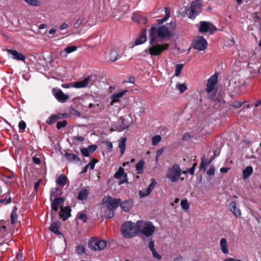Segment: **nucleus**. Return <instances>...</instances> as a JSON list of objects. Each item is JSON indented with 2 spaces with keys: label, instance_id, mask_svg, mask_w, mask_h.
Instances as JSON below:
<instances>
[{
  "label": "nucleus",
  "instance_id": "f257e3e1",
  "mask_svg": "<svg viewBox=\"0 0 261 261\" xmlns=\"http://www.w3.org/2000/svg\"><path fill=\"white\" fill-rule=\"evenodd\" d=\"M156 26L152 25L149 31V43L151 46L148 48L149 53L151 56H159L163 51L167 50L169 47V44L165 43L163 44H154L156 42Z\"/></svg>",
  "mask_w": 261,
  "mask_h": 261
},
{
  "label": "nucleus",
  "instance_id": "f03ea898",
  "mask_svg": "<svg viewBox=\"0 0 261 261\" xmlns=\"http://www.w3.org/2000/svg\"><path fill=\"white\" fill-rule=\"evenodd\" d=\"M139 233V228L137 222L136 223L130 221L124 222L121 226V233L125 238H132Z\"/></svg>",
  "mask_w": 261,
  "mask_h": 261
},
{
  "label": "nucleus",
  "instance_id": "7ed1b4c3",
  "mask_svg": "<svg viewBox=\"0 0 261 261\" xmlns=\"http://www.w3.org/2000/svg\"><path fill=\"white\" fill-rule=\"evenodd\" d=\"M139 232H141L145 237L149 238L154 233L155 227L151 222H144L143 220L137 221Z\"/></svg>",
  "mask_w": 261,
  "mask_h": 261
},
{
  "label": "nucleus",
  "instance_id": "20e7f679",
  "mask_svg": "<svg viewBox=\"0 0 261 261\" xmlns=\"http://www.w3.org/2000/svg\"><path fill=\"white\" fill-rule=\"evenodd\" d=\"M201 5L199 0H196L191 3L189 8L186 9V14L191 19H194L200 13Z\"/></svg>",
  "mask_w": 261,
  "mask_h": 261
},
{
  "label": "nucleus",
  "instance_id": "39448f33",
  "mask_svg": "<svg viewBox=\"0 0 261 261\" xmlns=\"http://www.w3.org/2000/svg\"><path fill=\"white\" fill-rule=\"evenodd\" d=\"M181 175V170L178 164H175L168 169L167 177L172 182H177Z\"/></svg>",
  "mask_w": 261,
  "mask_h": 261
},
{
  "label": "nucleus",
  "instance_id": "423d86ee",
  "mask_svg": "<svg viewBox=\"0 0 261 261\" xmlns=\"http://www.w3.org/2000/svg\"><path fill=\"white\" fill-rule=\"evenodd\" d=\"M106 245L107 242L105 241L97 238L90 239L88 242L89 248L94 251L102 250L106 248Z\"/></svg>",
  "mask_w": 261,
  "mask_h": 261
},
{
  "label": "nucleus",
  "instance_id": "0eeeda50",
  "mask_svg": "<svg viewBox=\"0 0 261 261\" xmlns=\"http://www.w3.org/2000/svg\"><path fill=\"white\" fill-rule=\"evenodd\" d=\"M102 203L107 204L106 207L108 209L112 210L115 211L119 206L121 200L120 198H113L110 196H105L102 200Z\"/></svg>",
  "mask_w": 261,
  "mask_h": 261
},
{
  "label": "nucleus",
  "instance_id": "6e6552de",
  "mask_svg": "<svg viewBox=\"0 0 261 261\" xmlns=\"http://www.w3.org/2000/svg\"><path fill=\"white\" fill-rule=\"evenodd\" d=\"M58 195H60V194H58L53 191L50 192V200L51 201L52 198L53 197H55V199L51 203V208L52 211H54L55 212H57L58 211L59 207L63 204L65 201L64 198L58 197Z\"/></svg>",
  "mask_w": 261,
  "mask_h": 261
},
{
  "label": "nucleus",
  "instance_id": "1a4fd4ad",
  "mask_svg": "<svg viewBox=\"0 0 261 261\" xmlns=\"http://www.w3.org/2000/svg\"><path fill=\"white\" fill-rule=\"evenodd\" d=\"M207 45L206 40L202 36L198 38L192 42L193 47L199 51L204 50Z\"/></svg>",
  "mask_w": 261,
  "mask_h": 261
},
{
  "label": "nucleus",
  "instance_id": "9d476101",
  "mask_svg": "<svg viewBox=\"0 0 261 261\" xmlns=\"http://www.w3.org/2000/svg\"><path fill=\"white\" fill-rule=\"evenodd\" d=\"M218 82V76L216 73L212 75L207 80L206 92L210 94L214 89Z\"/></svg>",
  "mask_w": 261,
  "mask_h": 261
},
{
  "label": "nucleus",
  "instance_id": "9b49d317",
  "mask_svg": "<svg viewBox=\"0 0 261 261\" xmlns=\"http://www.w3.org/2000/svg\"><path fill=\"white\" fill-rule=\"evenodd\" d=\"M200 24L199 31L201 33H206L209 31L211 34H212L214 31L217 30L215 26L208 22L201 21Z\"/></svg>",
  "mask_w": 261,
  "mask_h": 261
},
{
  "label": "nucleus",
  "instance_id": "f8f14e48",
  "mask_svg": "<svg viewBox=\"0 0 261 261\" xmlns=\"http://www.w3.org/2000/svg\"><path fill=\"white\" fill-rule=\"evenodd\" d=\"M170 35L171 32L165 25H161L160 26L158 29L156 28V38L158 37L161 38H165L169 37Z\"/></svg>",
  "mask_w": 261,
  "mask_h": 261
},
{
  "label": "nucleus",
  "instance_id": "ddd939ff",
  "mask_svg": "<svg viewBox=\"0 0 261 261\" xmlns=\"http://www.w3.org/2000/svg\"><path fill=\"white\" fill-rule=\"evenodd\" d=\"M71 208L69 206H66L64 207L61 206V211L59 213V216L63 221L67 220L71 216Z\"/></svg>",
  "mask_w": 261,
  "mask_h": 261
},
{
  "label": "nucleus",
  "instance_id": "4468645a",
  "mask_svg": "<svg viewBox=\"0 0 261 261\" xmlns=\"http://www.w3.org/2000/svg\"><path fill=\"white\" fill-rule=\"evenodd\" d=\"M7 51L8 54H11L12 56L13 59L17 61H25V57L21 53L18 52L17 50L12 49H7Z\"/></svg>",
  "mask_w": 261,
  "mask_h": 261
},
{
  "label": "nucleus",
  "instance_id": "2eb2a0df",
  "mask_svg": "<svg viewBox=\"0 0 261 261\" xmlns=\"http://www.w3.org/2000/svg\"><path fill=\"white\" fill-rule=\"evenodd\" d=\"M156 184V181L154 178H152L151 179V184L148 186L147 188L146 189V191L145 192H143L142 191H140L139 192V195L142 198L144 197H145L146 196H148L150 194L153 189L154 188L155 185Z\"/></svg>",
  "mask_w": 261,
  "mask_h": 261
},
{
  "label": "nucleus",
  "instance_id": "dca6fc26",
  "mask_svg": "<svg viewBox=\"0 0 261 261\" xmlns=\"http://www.w3.org/2000/svg\"><path fill=\"white\" fill-rule=\"evenodd\" d=\"M132 19L134 21L143 24H145L148 21V19L146 17L135 13H134L132 16Z\"/></svg>",
  "mask_w": 261,
  "mask_h": 261
},
{
  "label": "nucleus",
  "instance_id": "f3484780",
  "mask_svg": "<svg viewBox=\"0 0 261 261\" xmlns=\"http://www.w3.org/2000/svg\"><path fill=\"white\" fill-rule=\"evenodd\" d=\"M91 77L90 76H88L85 77L83 80L78 81L75 82L72 85V87H74L75 88H85L87 86L88 84L89 83Z\"/></svg>",
  "mask_w": 261,
  "mask_h": 261
},
{
  "label": "nucleus",
  "instance_id": "a211bd4d",
  "mask_svg": "<svg viewBox=\"0 0 261 261\" xmlns=\"http://www.w3.org/2000/svg\"><path fill=\"white\" fill-rule=\"evenodd\" d=\"M228 207L230 211L236 217H239L241 215V211L239 208L237 207L236 203L234 201H231L228 205Z\"/></svg>",
  "mask_w": 261,
  "mask_h": 261
},
{
  "label": "nucleus",
  "instance_id": "6ab92c4d",
  "mask_svg": "<svg viewBox=\"0 0 261 261\" xmlns=\"http://www.w3.org/2000/svg\"><path fill=\"white\" fill-rule=\"evenodd\" d=\"M54 95L56 99L61 102H64L69 98V96L65 94L61 89H59Z\"/></svg>",
  "mask_w": 261,
  "mask_h": 261
},
{
  "label": "nucleus",
  "instance_id": "aec40b11",
  "mask_svg": "<svg viewBox=\"0 0 261 261\" xmlns=\"http://www.w3.org/2000/svg\"><path fill=\"white\" fill-rule=\"evenodd\" d=\"M60 227V223L59 221H55L50 224L49 229L52 232L56 234H61L62 233L59 231Z\"/></svg>",
  "mask_w": 261,
  "mask_h": 261
},
{
  "label": "nucleus",
  "instance_id": "412c9836",
  "mask_svg": "<svg viewBox=\"0 0 261 261\" xmlns=\"http://www.w3.org/2000/svg\"><path fill=\"white\" fill-rule=\"evenodd\" d=\"M146 30H143L141 31V33L139 37H138L135 42V45H138L141 44H143L146 41Z\"/></svg>",
  "mask_w": 261,
  "mask_h": 261
},
{
  "label": "nucleus",
  "instance_id": "4be33fe9",
  "mask_svg": "<svg viewBox=\"0 0 261 261\" xmlns=\"http://www.w3.org/2000/svg\"><path fill=\"white\" fill-rule=\"evenodd\" d=\"M119 205L124 211L129 212L132 207L133 202L130 200H125L122 202H120Z\"/></svg>",
  "mask_w": 261,
  "mask_h": 261
},
{
  "label": "nucleus",
  "instance_id": "5701e85b",
  "mask_svg": "<svg viewBox=\"0 0 261 261\" xmlns=\"http://www.w3.org/2000/svg\"><path fill=\"white\" fill-rule=\"evenodd\" d=\"M89 194V192L86 188L83 187L79 193L77 199L80 200H86L87 199Z\"/></svg>",
  "mask_w": 261,
  "mask_h": 261
},
{
  "label": "nucleus",
  "instance_id": "b1692460",
  "mask_svg": "<svg viewBox=\"0 0 261 261\" xmlns=\"http://www.w3.org/2000/svg\"><path fill=\"white\" fill-rule=\"evenodd\" d=\"M65 156L69 161V162L81 163V159L77 155L73 153L66 152L65 154Z\"/></svg>",
  "mask_w": 261,
  "mask_h": 261
},
{
  "label": "nucleus",
  "instance_id": "393cba45",
  "mask_svg": "<svg viewBox=\"0 0 261 261\" xmlns=\"http://www.w3.org/2000/svg\"><path fill=\"white\" fill-rule=\"evenodd\" d=\"M6 223V221L4 220L0 221V239L4 238L8 234Z\"/></svg>",
  "mask_w": 261,
  "mask_h": 261
},
{
  "label": "nucleus",
  "instance_id": "a878e982",
  "mask_svg": "<svg viewBox=\"0 0 261 261\" xmlns=\"http://www.w3.org/2000/svg\"><path fill=\"white\" fill-rule=\"evenodd\" d=\"M220 246L222 252L224 254L228 253V248L227 247V242L225 238H222L220 241Z\"/></svg>",
  "mask_w": 261,
  "mask_h": 261
},
{
  "label": "nucleus",
  "instance_id": "bb28decb",
  "mask_svg": "<svg viewBox=\"0 0 261 261\" xmlns=\"http://www.w3.org/2000/svg\"><path fill=\"white\" fill-rule=\"evenodd\" d=\"M17 207L15 205L12 209L11 214V223L12 224H15L17 223Z\"/></svg>",
  "mask_w": 261,
  "mask_h": 261
},
{
  "label": "nucleus",
  "instance_id": "cd10ccee",
  "mask_svg": "<svg viewBox=\"0 0 261 261\" xmlns=\"http://www.w3.org/2000/svg\"><path fill=\"white\" fill-rule=\"evenodd\" d=\"M127 92V90H124L117 93L114 94L111 97L112 102H116L118 101L119 99L121 98Z\"/></svg>",
  "mask_w": 261,
  "mask_h": 261
},
{
  "label": "nucleus",
  "instance_id": "c85d7f7f",
  "mask_svg": "<svg viewBox=\"0 0 261 261\" xmlns=\"http://www.w3.org/2000/svg\"><path fill=\"white\" fill-rule=\"evenodd\" d=\"M211 163V161H207L205 159V156L203 155L201 158V163H200V165L199 166V170H203L205 171L207 168V165L210 164Z\"/></svg>",
  "mask_w": 261,
  "mask_h": 261
},
{
  "label": "nucleus",
  "instance_id": "c756f323",
  "mask_svg": "<svg viewBox=\"0 0 261 261\" xmlns=\"http://www.w3.org/2000/svg\"><path fill=\"white\" fill-rule=\"evenodd\" d=\"M145 162L143 160H141L136 165V169L137 174H141L143 173L144 166Z\"/></svg>",
  "mask_w": 261,
  "mask_h": 261
},
{
  "label": "nucleus",
  "instance_id": "7c9ffc66",
  "mask_svg": "<svg viewBox=\"0 0 261 261\" xmlns=\"http://www.w3.org/2000/svg\"><path fill=\"white\" fill-rule=\"evenodd\" d=\"M67 177L64 174H61L56 179V182L59 186L64 187L67 182Z\"/></svg>",
  "mask_w": 261,
  "mask_h": 261
},
{
  "label": "nucleus",
  "instance_id": "2f4dec72",
  "mask_svg": "<svg viewBox=\"0 0 261 261\" xmlns=\"http://www.w3.org/2000/svg\"><path fill=\"white\" fill-rule=\"evenodd\" d=\"M253 172V168L251 166H247L243 170V178L247 179Z\"/></svg>",
  "mask_w": 261,
  "mask_h": 261
},
{
  "label": "nucleus",
  "instance_id": "473e14b6",
  "mask_svg": "<svg viewBox=\"0 0 261 261\" xmlns=\"http://www.w3.org/2000/svg\"><path fill=\"white\" fill-rule=\"evenodd\" d=\"M126 139L125 138H121L119 142V147L120 149V153L123 155L125 150V143Z\"/></svg>",
  "mask_w": 261,
  "mask_h": 261
},
{
  "label": "nucleus",
  "instance_id": "72a5a7b5",
  "mask_svg": "<svg viewBox=\"0 0 261 261\" xmlns=\"http://www.w3.org/2000/svg\"><path fill=\"white\" fill-rule=\"evenodd\" d=\"M110 60L113 62L116 61L119 58L118 52L116 48L111 50L110 53Z\"/></svg>",
  "mask_w": 261,
  "mask_h": 261
},
{
  "label": "nucleus",
  "instance_id": "f704fd0d",
  "mask_svg": "<svg viewBox=\"0 0 261 261\" xmlns=\"http://www.w3.org/2000/svg\"><path fill=\"white\" fill-rule=\"evenodd\" d=\"M170 16V10L168 8H165V16L163 19L157 20L158 24H161L166 21Z\"/></svg>",
  "mask_w": 261,
  "mask_h": 261
},
{
  "label": "nucleus",
  "instance_id": "c9c22d12",
  "mask_svg": "<svg viewBox=\"0 0 261 261\" xmlns=\"http://www.w3.org/2000/svg\"><path fill=\"white\" fill-rule=\"evenodd\" d=\"M209 98L214 101H217L219 103H225V101L222 98V97L220 95H216V94L215 95H211L208 94Z\"/></svg>",
  "mask_w": 261,
  "mask_h": 261
},
{
  "label": "nucleus",
  "instance_id": "e433bc0d",
  "mask_svg": "<svg viewBox=\"0 0 261 261\" xmlns=\"http://www.w3.org/2000/svg\"><path fill=\"white\" fill-rule=\"evenodd\" d=\"M114 215V211L108 209L107 207L106 208L105 214H104V217L106 218H112L113 217Z\"/></svg>",
  "mask_w": 261,
  "mask_h": 261
},
{
  "label": "nucleus",
  "instance_id": "4c0bfd02",
  "mask_svg": "<svg viewBox=\"0 0 261 261\" xmlns=\"http://www.w3.org/2000/svg\"><path fill=\"white\" fill-rule=\"evenodd\" d=\"M124 169L120 167L118 170L114 174V177L115 178H120L122 176V175L124 174Z\"/></svg>",
  "mask_w": 261,
  "mask_h": 261
},
{
  "label": "nucleus",
  "instance_id": "58836bf2",
  "mask_svg": "<svg viewBox=\"0 0 261 261\" xmlns=\"http://www.w3.org/2000/svg\"><path fill=\"white\" fill-rule=\"evenodd\" d=\"M176 86L180 93L184 92L186 90H187L188 88L187 85L185 84L178 83L176 84Z\"/></svg>",
  "mask_w": 261,
  "mask_h": 261
},
{
  "label": "nucleus",
  "instance_id": "ea45409f",
  "mask_svg": "<svg viewBox=\"0 0 261 261\" xmlns=\"http://www.w3.org/2000/svg\"><path fill=\"white\" fill-rule=\"evenodd\" d=\"M24 1L28 5L32 6H39L41 4L38 0H24Z\"/></svg>",
  "mask_w": 261,
  "mask_h": 261
},
{
  "label": "nucleus",
  "instance_id": "a19ab883",
  "mask_svg": "<svg viewBox=\"0 0 261 261\" xmlns=\"http://www.w3.org/2000/svg\"><path fill=\"white\" fill-rule=\"evenodd\" d=\"M181 207L185 211H187L189 208L190 205L187 199L182 200L180 202Z\"/></svg>",
  "mask_w": 261,
  "mask_h": 261
},
{
  "label": "nucleus",
  "instance_id": "79ce46f5",
  "mask_svg": "<svg viewBox=\"0 0 261 261\" xmlns=\"http://www.w3.org/2000/svg\"><path fill=\"white\" fill-rule=\"evenodd\" d=\"M184 67V65L182 64H177L175 66V75L176 76H178L181 73V71Z\"/></svg>",
  "mask_w": 261,
  "mask_h": 261
},
{
  "label": "nucleus",
  "instance_id": "37998d69",
  "mask_svg": "<svg viewBox=\"0 0 261 261\" xmlns=\"http://www.w3.org/2000/svg\"><path fill=\"white\" fill-rule=\"evenodd\" d=\"M122 124L120 126V130L122 131L124 130L125 129L128 128L129 125L126 122V120L124 118H121Z\"/></svg>",
  "mask_w": 261,
  "mask_h": 261
},
{
  "label": "nucleus",
  "instance_id": "c03bdc74",
  "mask_svg": "<svg viewBox=\"0 0 261 261\" xmlns=\"http://www.w3.org/2000/svg\"><path fill=\"white\" fill-rule=\"evenodd\" d=\"M57 121V117L55 115L49 116L46 121V123L49 125H52Z\"/></svg>",
  "mask_w": 261,
  "mask_h": 261
},
{
  "label": "nucleus",
  "instance_id": "a18cd8bd",
  "mask_svg": "<svg viewBox=\"0 0 261 261\" xmlns=\"http://www.w3.org/2000/svg\"><path fill=\"white\" fill-rule=\"evenodd\" d=\"M162 140V137L160 135H155L152 138V144L153 145H156Z\"/></svg>",
  "mask_w": 261,
  "mask_h": 261
},
{
  "label": "nucleus",
  "instance_id": "49530a36",
  "mask_svg": "<svg viewBox=\"0 0 261 261\" xmlns=\"http://www.w3.org/2000/svg\"><path fill=\"white\" fill-rule=\"evenodd\" d=\"M85 249L83 245L80 244L76 247V252L78 254H82L85 252Z\"/></svg>",
  "mask_w": 261,
  "mask_h": 261
},
{
  "label": "nucleus",
  "instance_id": "de8ad7c7",
  "mask_svg": "<svg viewBox=\"0 0 261 261\" xmlns=\"http://www.w3.org/2000/svg\"><path fill=\"white\" fill-rule=\"evenodd\" d=\"M67 125V121L65 120L62 121H58L57 123L56 127L58 129H60L62 127H65Z\"/></svg>",
  "mask_w": 261,
  "mask_h": 261
},
{
  "label": "nucleus",
  "instance_id": "09e8293b",
  "mask_svg": "<svg viewBox=\"0 0 261 261\" xmlns=\"http://www.w3.org/2000/svg\"><path fill=\"white\" fill-rule=\"evenodd\" d=\"M245 101H235L233 102L232 103L230 104V106L233 108H240L244 103Z\"/></svg>",
  "mask_w": 261,
  "mask_h": 261
},
{
  "label": "nucleus",
  "instance_id": "8fccbe9b",
  "mask_svg": "<svg viewBox=\"0 0 261 261\" xmlns=\"http://www.w3.org/2000/svg\"><path fill=\"white\" fill-rule=\"evenodd\" d=\"M77 47L75 46H69L66 47L64 49V51L66 52L67 54H69L75 51Z\"/></svg>",
  "mask_w": 261,
  "mask_h": 261
},
{
  "label": "nucleus",
  "instance_id": "3c124183",
  "mask_svg": "<svg viewBox=\"0 0 261 261\" xmlns=\"http://www.w3.org/2000/svg\"><path fill=\"white\" fill-rule=\"evenodd\" d=\"M98 162V160L93 159L86 166H89L91 169H93L95 167V164Z\"/></svg>",
  "mask_w": 261,
  "mask_h": 261
},
{
  "label": "nucleus",
  "instance_id": "603ef678",
  "mask_svg": "<svg viewBox=\"0 0 261 261\" xmlns=\"http://www.w3.org/2000/svg\"><path fill=\"white\" fill-rule=\"evenodd\" d=\"M78 218L82 220L84 223L87 222L88 220L87 215L84 213H80L78 216Z\"/></svg>",
  "mask_w": 261,
  "mask_h": 261
},
{
  "label": "nucleus",
  "instance_id": "864d4df0",
  "mask_svg": "<svg viewBox=\"0 0 261 261\" xmlns=\"http://www.w3.org/2000/svg\"><path fill=\"white\" fill-rule=\"evenodd\" d=\"M81 151L84 156L88 157L90 155L89 150L87 148H81Z\"/></svg>",
  "mask_w": 261,
  "mask_h": 261
},
{
  "label": "nucleus",
  "instance_id": "5fc2aeb1",
  "mask_svg": "<svg viewBox=\"0 0 261 261\" xmlns=\"http://www.w3.org/2000/svg\"><path fill=\"white\" fill-rule=\"evenodd\" d=\"M68 115L67 113H59L57 114H55V116L57 117V120L59 119H62L64 117H67Z\"/></svg>",
  "mask_w": 261,
  "mask_h": 261
},
{
  "label": "nucleus",
  "instance_id": "6e6d98bb",
  "mask_svg": "<svg viewBox=\"0 0 261 261\" xmlns=\"http://www.w3.org/2000/svg\"><path fill=\"white\" fill-rule=\"evenodd\" d=\"M215 172V168L214 166H212L210 167L209 169L207 171V174L210 176L214 175Z\"/></svg>",
  "mask_w": 261,
  "mask_h": 261
},
{
  "label": "nucleus",
  "instance_id": "4d7b16f0",
  "mask_svg": "<svg viewBox=\"0 0 261 261\" xmlns=\"http://www.w3.org/2000/svg\"><path fill=\"white\" fill-rule=\"evenodd\" d=\"M26 123L23 121V120H21V121H20L19 122V124H18V127L20 129H22V130H24L25 128H26Z\"/></svg>",
  "mask_w": 261,
  "mask_h": 261
},
{
  "label": "nucleus",
  "instance_id": "13d9d810",
  "mask_svg": "<svg viewBox=\"0 0 261 261\" xmlns=\"http://www.w3.org/2000/svg\"><path fill=\"white\" fill-rule=\"evenodd\" d=\"M151 251L152 252V255L154 258H155L158 259H161V256L155 251V249L153 251Z\"/></svg>",
  "mask_w": 261,
  "mask_h": 261
},
{
  "label": "nucleus",
  "instance_id": "bf43d9fd",
  "mask_svg": "<svg viewBox=\"0 0 261 261\" xmlns=\"http://www.w3.org/2000/svg\"><path fill=\"white\" fill-rule=\"evenodd\" d=\"M97 148V146L95 144L90 145L88 146V149L89 150V152L90 151L91 152H93L94 151H95L96 150Z\"/></svg>",
  "mask_w": 261,
  "mask_h": 261
},
{
  "label": "nucleus",
  "instance_id": "052dcab7",
  "mask_svg": "<svg viewBox=\"0 0 261 261\" xmlns=\"http://www.w3.org/2000/svg\"><path fill=\"white\" fill-rule=\"evenodd\" d=\"M107 149L109 150V151H111L112 148H113V144L111 142H109V141H106L105 143Z\"/></svg>",
  "mask_w": 261,
  "mask_h": 261
},
{
  "label": "nucleus",
  "instance_id": "680f3d73",
  "mask_svg": "<svg viewBox=\"0 0 261 261\" xmlns=\"http://www.w3.org/2000/svg\"><path fill=\"white\" fill-rule=\"evenodd\" d=\"M163 152H164V148H161L160 149L158 150L156 152L155 158H159L162 155Z\"/></svg>",
  "mask_w": 261,
  "mask_h": 261
},
{
  "label": "nucleus",
  "instance_id": "e2e57ef3",
  "mask_svg": "<svg viewBox=\"0 0 261 261\" xmlns=\"http://www.w3.org/2000/svg\"><path fill=\"white\" fill-rule=\"evenodd\" d=\"M143 107H141L139 108V113L141 114H142L143 113H144L145 112V106L146 102L145 101H143Z\"/></svg>",
  "mask_w": 261,
  "mask_h": 261
},
{
  "label": "nucleus",
  "instance_id": "0e129e2a",
  "mask_svg": "<svg viewBox=\"0 0 261 261\" xmlns=\"http://www.w3.org/2000/svg\"><path fill=\"white\" fill-rule=\"evenodd\" d=\"M148 247L150 251H153L155 249L154 241L152 240L150 241L148 245Z\"/></svg>",
  "mask_w": 261,
  "mask_h": 261
},
{
  "label": "nucleus",
  "instance_id": "69168bd1",
  "mask_svg": "<svg viewBox=\"0 0 261 261\" xmlns=\"http://www.w3.org/2000/svg\"><path fill=\"white\" fill-rule=\"evenodd\" d=\"M12 201V198L11 197H9L8 199H1L0 200V203H4L7 204L8 203H11Z\"/></svg>",
  "mask_w": 261,
  "mask_h": 261
},
{
  "label": "nucleus",
  "instance_id": "338daca9",
  "mask_svg": "<svg viewBox=\"0 0 261 261\" xmlns=\"http://www.w3.org/2000/svg\"><path fill=\"white\" fill-rule=\"evenodd\" d=\"M190 138V135L188 133H185L182 137V140L184 141H188Z\"/></svg>",
  "mask_w": 261,
  "mask_h": 261
},
{
  "label": "nucleus",
  "instance_id": "774afa93",
  "mask_svg": "<svg viewBox=\"0 0 261 261\" xmlns=\"http://www.w3.org/2000/svg\"><path fill=\"white\" fill-rule=\"evenodd\" d=\"M83 22V20L81 19H79L74 24L75 28H78Z\"/></svg>",
  "mask_w": 261,
  "mask_h": 261
}]
</instances>
